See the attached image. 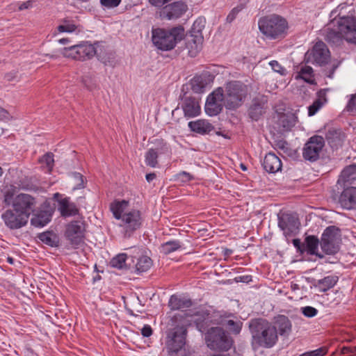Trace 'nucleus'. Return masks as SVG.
I'll return each instance as SVG.
<instances>
[{"label": "nucleus", "mask_w": 356, "mask_h": 356, "mask_svg": "<svg viewBox=\"0 0 356 356\" xmlns=\"http://www.w3.org/2000/svg\"><path fill=\"white\" fill-rule=\"evenodd\" d=\"M223 104V88L219 87L208 96L204 107L205 112L209 116H216L222 110Z\"/></svg>", "instance_id": "f8f14e48"}, {"label": "nucleus", "mask_w": 356, "mask_h": 356, "mask_svg": "<svg viewBox=\"0 0 356 356\" xmlns=\"http://www.w3.org/2000/svg\"><path fill=\"white\" fill-rule=\"evenodd\" d=\"M184 37V29L181 26L170 29L157 28L152 30V42L157 49L162 51L174 49Z\"/></svg>", "instance_id": "39448f33"}, {"label": "nucleus", "mask_w": 356, "mask_h": 356, "mask_svg": "<svg viewBox=\"0 0 356 356\" xmlns=\"http://www.w3.org/2000/svg\"><path fill=\"white\" fill-rule=\"evenodd\" d=\"M325 145L324 138L321 136H312L305 144L302 149L303 158L309 161L318 160Z\"/></svg>", "instance_id": "9b49d317"}, {"label": "nucleus", "mask_w": 356, "mask_h": 356, "mask_svg": "<svg viewBox=\"0 0 356 356\" xmlns=\"http://www.w3.org/2000/svg\"><path fill=\"white\" fill-rule=\"evenodd\" d=\"M258 26L260 32L269 40L284 38L289 28L286 19L277 14L261 17L258 21Z\"/></svg>", "instance_id": "20e7f679"}, {"label": "nucleus", "mask_w": 356, "mask_h": 356, "mask_svg": "<svg viewBox=\"0 0 356 356\" xmlns=\"http://www.w3.org/2000/svg\"><path fill=\"white\" fill-rule=\"evenodd\" d=\"M298 117L294 113H289L280 116L279 123L285 131L291 130L297 123Z\"/></svg>", "instance_id": "7c9ffc66"}, {"label": "nucleus", "mask_w": 356, "mask_h": 356, "mask_svg": "<svg viewBox=\"0 0 356 356\" xmlns=\"http://www.w3.org/2000/svg\"><path fill=\"white\" fill-rule=\"evenodd\" d=\"M182 245L183 244L178 240L168 241L161 245V252L168 254L179 250Z\"/></svg>", "instance_id": "f704fd0d"}, {"label": "nucleus", "mask_w": 356, "mask_h": 356, "mask_svg": "<svg viewBox=\"0 0 356 356\" xmlns=\"http://www.w3.org/2000/svg\"><path fill=\"white\" fill-rule=\"evenodd\" d=\"M339 203L345 209H356V187L345 188L339 198Z\"/></svg>", "instance_id": "aec40b11"}, {"label": "nucleus", "mask_w": 356, "mask_h": 356, "mask_svg": "<svg viewBox=\"0 0 356 356\" xmlns=\"http://www.w3.org/2000/svg\"><path fill=\"white\" fill-rule=\"evenodd\" d=\"M339 229L334 226L327 227L321 236L320 245L326 254H334L339 250Z\"/></svg>", "instance_id": "1a4fd4ad"}, {"label": "nucleus", "mask_w": 356, "mask_h": 356, "mask_svg": "<svg viewBox=\"0 0 356 356\" xmlns=\"http://www.w3.org/2000/svg\"><path fill=\"white\" fill-rule=\"evenodd\" d=\"M158 151L154 148L149 149L145 154V163L151 168L158 167Z\"/></svg>", "instance_id": "c9c22d12"}, {"label": "nucleus", "mask_w": 356, "mask_h": 356, "mask_svg": "<svg viewBox=\"0 0 356 356\" xmlns=\"http://www.w3.org/2000/svg\"><path fill=\"white\" fill-rule=\"evenodd\" d=\"M266 102L263 100L255 99L249 108V116L254 121H257L265 113Z\"/></svg>", "instance_id": "cd10ccee"}, {"label": "nucleus", "mask_w": 356, "mask_h": 356, "mask_svg": "<svg viewBox=\"0 0 356 356\" xmlns=\"http://www.w3.org/2000/svg\"><path fill=\"white\" fill-rule=\"evenodd\" d=\"M156 178V174L152 172V173H149V174H147L146 176H145V179L146 180L148 181V182H151L152 181H153L154 179Z\"/></svg>", "instance_id": "680f3d73"}, {"label": "nucleus", "mask_w": 356, "mask_h": 356, "mask_svg": "<svg viewBox=\"0 0 356 356\" xmlns=\"http://www.w3.org/2000/svg\"><path fill=\"white\" fill-rule=\"evenodd\" d=\"M47 56H49L51 58H57L59 56V55H56V54H52V55L47 54Z\"/></svg>", "instance_id": "69168bd1"}, {"label": "nucleus", "mask_w": 356, "mask_h": 356, "mask_svg": "<svg viewBox=\"0 0 356 356\" xmlns=\"http://www.w3.org/2000/svg\"><path fill=\"white\" fill-rule=\"evenodd\" d=\"M265 170L269 173H275L282 169V161L274 153L269 152L266 154L263 163Z\"/></svg>", "instance_id": "4be33fe9"}, {"label": "nucleus", "mask_w": 356, "mask_h": 356, "mask_svg": "<svg viewBox=\"0 0 356 356\" xmlns=\"http://www.w3.org/2000/svg\"><path fill=\"white\" fill-rule=\"evenodd\" d=\"M203 37L201 35H191L186 42V47L188 49V54L191 57H195L202 49Z\"/></svg>", "instance_id": "393cba45"}, {"label": "nucleus", "mask_w": 356, "mask_h": 356, "mask_svg": "<svg viewBox=\"0 0 356 356\" xmlns=\"http://www.w3.org/2000/svg\"><path fill=\"white\" fill-rule=\"evenodd\" d=\"M275 325L281 336L288 335L291 331V323L289 318L284 315H279L275 318Z\"/></svg>", "instance_id": "a878e982"}, {"label": "nucleus", "mask_w": 356, "mask_h": 356, "mask_svg": "<svg viewBox=\"0 0 356 356\" xmlns=\"http://www.w3.org/2000/svg\"><path fill=\"white\" fill-rule=\"evenodd\" d=\"M324 105L319 100H315L312 104L308 107V115H314Z\"/></svg>", "instance_id": "a18cd8bd"}, {"label": "nucleus", "mask_w": 356, "mask_h": 356, "mask_svg": "<svg viewBox=\"0 0 356 356\" xmlns=\"http://www.w3.org/2000/svg\"><path fill=\"white\" fill-rule=\"evenodd\" d=\"M58 42L60 44H67L70 42V40L67 38H64L59 39L58 40Z\"/></svg>", "instance_id": "0e129e2a"}, {"label": "nucleus", "mask_w": 356, "mask_h": 356, "mask_svg": "<svg viewBox=\"0 0 356 356\" xmlns=\"http://www.w3.org/2000/svg\"><path fill=\"white\" fill-rule=\"evenodd\" d=\"M156 147L154 149L158 151V155L170 152V146L163 140H156Z\"/></svg>", "instance_id": "37998d69"}, {"label": "nucleus", "mask_w": 356, "mask_h": 356, "mask_svg": "<svg viewBox=\"0 0 356 356\" xmlns=\"http://www.w3.org/2000/svg\"><path fill=\"white\" fill-rule=\"evenodd\" d=\"M35 204V201L32 196L21 193L15 197L13 202V208L21 213H25L29 218L30 214L33 211Z\"/></svg>", "instance_id": "f3484780"}, {"label": "nucleus", "mask_w": 356, "mask_h": 356, "mask_svg": "<svg viewBox=\"0 0 356 356\" xmlns=\"http://www.w3.org/2000/svg\"><path fill=\"white\" fill-rule=\"evenodd\" d=\"M152 259L147 256H142L138 259L136 270L138 273L147 271L152 266Z\"/></svg>", "instance_id": "e433bc0d"}, {"label": "nucleus", "mask_w": 356, "mask_h": 356, "mask_svg": "<svg viewBox=\"0 0 356 356\" xmlns=\"http://www.w3.org/2000/svg\"><path fill=\"white\" fill-rule=\"evenodd\" d=\"M299 224L298 220L292 215L278 218V226L286 236L296 234L298 230Z\"/></svg>", "instance_id": "6ab92c4d"}, {"label": "nucleus", "mask_w": 356, "mask_h": 356, "mask_svg": "<svg viewBox=\"0 0 356 356\" xmlns=\"http://www.w3.org/2000/svg\"><path fill=\"white\" fill-rule=\"evenodd\" d=\"M236 282H243V283H249L252 281V276L247 275H241L238 276L235 278Z\"/></svg>", "instance_id": "4d7b16f0"}, {"label": "nucleus", "mask_w": 356, "mask_h": 356, "mask_svg": "<svg viewBox=\"0 0 356 356\" xmlns=\"http://www.w3.org/2000/svg\"><path fill=\"white\" fill-rule=\"evenodd\" d=\"M327 353V348L321 347L314 350L307 351L299 356H323Z\"/></svg>", "instance_id": "de8ad7c7"}, {"label": "nucleus", "mask_w": 356, "mask_h": 356, "mask_svg": "<svg viewBox=\"0 0 356 356\" xmlns=\"http://www.w3.org/2000/svg\"><path fill=\"white\" fill-rule=\"evenodd\" d=\"M121 2V0H100L101 4L106 8L117 7Z\"/></svg>", "instance_id": "603ef678"}, {"label": "nucleus", "mask_w": 356, "mask_h": 356, "mask_svg": "<svg viewBox=\"0 0 356 356\" xmlns=\"http://www.w3.org/2000/svg\"><path fill=\"white\" fill-rule=\"evenodd\" d=\"M58 210L63 217H70L79 213V209L74 202L70 200L69 197H64L57 200Z\"/></svg>", "instance_id": "412c9836"}, {"label": "nucleus", "mask_w": 356, "mask_h": 356, "mask_svg": "<svg viewBox=\"0 0 356 356\" xmlns=\"http://www.w3.org/2000/svg\"><path fill=\"white\" fill-rule=\"evenodd\" d=\"M302 314L307 318H312L317 315L318 310L311 306H305L300 308Z\"/></svg>", "instance_id": "49530a36"}, {"label": "nucleus", "mask_w": 356, "mask_h": 356, "mask_svg": "<svg viewBox=\"0 0 356 356\" xmlns=\"http://www.w3.org/2000/svg\"><path fill=\"white\" fill-rule=\"evenodd\" d=\"M243 9V5H238L231 10L226 17V22L231 24L236 17L238 14Z\"/></svg>", "instance_id": "c03bdc74"}, {"label": "nucleus", "mask_w": 356, "mask_h": 356, "mask_svg": "<svg viewBox=\"0 0 356 356\" xmlns=\"http://www.w3.org/2000/svg\"><path fill=\"white\" fill-rule=\"evenodd\" d=\"M53 212L54 209L50 207L38 211L31 218V225L37 227H42L45 226L51 221Z\"/></svg>", "instance_id": "5701e85b"}, {"label": "nucleus", "mask_w": 356, "mask_h": 356, "mask_svg": "<svg viewBox=\"0 0 356 356\" xmlns=\"http://www.w3.org/2000/svg\"><path fill=\"white\" fill-rule=\"evenodd\" d=\"M168 305L172 310H178L189 308L192 305V302L190 299L172 295L169 300Z\"/></svg>", "instance_id": "c85d7f7f"}, {"label": "nucleus", "mask_w": 356, "mask_h": 356, "mask_svg": "<svg viewBox=\"0 0 356 356\" xmlns=\"http://www.w3.org/2000/svg\"><path fill=\"white\" fill-rule=\"evenodd\" d=\"M313 63L323 66L326 65L330 58V53L326 44L320 41L314 46L312 53Z\"/></svg>", "instance_id": "a211bd4d"}, {"label": "nucleus", "mask_w": 356, "mask_h": 356, "mask_svg": "<svg viewBox=\"0 0 356 356\" xmlns=\"http://www.w3.org/2000/svg\"><path fill=\"white\" fill-rule=\"evenodd\" d=\"M198 315H195L194 317H193V321L196 323L197 325V327L199 329L200 331L201 332H203L204 330H202V325H200V323L199 322L200 321V318H197Z\"/></svg>", "instance_id": "e2e57ef3"}, {"label": "nucleus", "mask_w": 356, "mask_h": 356, "mask_svg": "<svg viewBox=\"0 0 356 356\" xmlns=\"http://www.w3.org/2000/svg\"><path fill=\"white\" fill-rule=\"evenodd\" d=\"M207 346L213 350L227 351L233 344V340L225 330L219 327H211L205 335Z\"/></svg>", "instance_id": "0eeeda50"}, {"label": "nucleus", "mask_w": 356, "mask_h": 356, "mask_svg": "<svg viewBox=\"0 0 356 356\" xmlns=\"http://www.w3.org/2000/svg\"><path fill=\"white\" fill-rule=\"evenodd\" d=\"M39 161L42 164V166L45 167L47 171L50 172L54 164V154L51 152H48L43 155L42 157L39 159Z\"/></svg>", "instance_id": "58836bf2"}, {"label": "nucleus", "mask_w": 356, "mask_h": 356, "mask_svg": "<svg viewBox=\"0 0 356 356\" xmlns=\"http://www.w3.org/2000/svg\"><path fill=\"white\" fill-rule=\"evenodd\" d=\"M250 329L253 347L270 348L274 346L277 341V331L265 319L259 318L252 321Z\"/></svg>", "instance_id": "7ed1b4c3"}, {"label": "nucleus", "mask_w": 356, "mask_h": 356, "mask_svg": "<svg viewBox=\"0 0 356 356\" xmlns=\"http://www.w3.org/2000/svg\"><path fill=\"white\" fill-rule=\"evenodd\" d=\"M339 277L337 275L326 276L323 279L318 280L314 283V286L320 292H325L334 287L337 283Z\"/></svg>", "instance_id": "bb28decb"}, {"label": "nucleus", "mask_w": 356, "mask_h": 356, "mask_svg": "<svg viewBox=\"0 0 356 356\" xmlns=\"http://www.w3.org/2000/svg\"><path fill=\"white\" fill-rule=\"evenodd\" d=\"M193 179L194 177L186 171H181L175 175V180L181 183H187Z\"/></svg>", "instance_id": "79ce46f5"}, {"label": "nucleus", "mask_w": 356, "mask_h": 356, "mask_svg": "<svg viewBox=\"0 0 356 356\" xmlns=\"http://www.w3.org/2000/svg\"><path fill=\"white\" fill-rule=\"evenodd\" d=\"M141 334L145 337H149L152 334V329L150 325H145L141 329Z\"/></svg>", "instance_id": "6e6d98bb"}, {"label": "nucleus", "mask_w": 356, "mask_h": 356, "mask_svg": "<svg viewBox=\"0 0 356 356\" xmlns=\"http://www.w3.org/2000/svg\"><path fill=\"white\" fill-rule=\"evenodd\" d=\"M31 6V1H26V2H23V3H22L19 6V10H23L27 9V8H29Z\"/></svg>", "instance_id": "052dcab7"}, {"label": "nucleus", "mask_w": 356, "mask_h": 356, "mask_svg": "<svg viewBox=\"0 0 356 356\" xmlns=\"http://www.w3.org/2000/svg\"><path fill=\"white\" fill-rule=\"evenodd\" d=\"M227 325L229 327V330H232L235 334H238L240 332L241 326L239 323H236L233 320H228Z\"/></svg>", "instance_id": "3c124183"}, {"label": "nucleus", "mask_w": 356, "mask_h": 356, "mask_svg": "<svg viewBox=\"0 0 356 356\" xmlns=\"http://www.w3.org/2000/svg\"><path fill=\"white\" fill-rule=\"evenodd\" d=\"M241 168H242L243 170H247V168L243 164H241Z\"/></svg>", "instance_id": "774afa93"}, {"label": "nucleus", "mask_w": 356, "mask_h": 356, "mask_svg": "<svg viewBox=\"0 0 356 356\" xmlns=\"http://www.w3.org/2000/svg\"><path fill=\"white\" fill-rule=\"evenodd\" d=\"M187 330L184 326H177L170 330L167 336L166 348L169 353H177L186 344Z\"/></svg>", "instance_id": "9d476101"}, {"label": "nucleus", "mask_w": 356, "mask_h": 356, "mask_svg": "<svg viewBox=\"0 0 356 356\" xmlns=\"http://www.w3.org/2000/svg\"><path fill=\"white\" fill-rule=\"evenodd\" d=\"M223 89L224 105L227 109H236L241 106L248 93V86L238 81H232L225 85Z\"/></svg>", "instance_id": "423d86ee"}, {"label": "nucleus", "mask_w": 356, "mask_h": 356, "mask_svg": "<svg viewBox=\"0 0 356 356\" xmlns=\"http://www.w3.org/2000/svg\"><path fill=\"white\" fill-rule=\"evenodd\" d=\"M355 179L356 165H350L342 170L339 181H341L343 183L351 184Z\"/></svg>", "instance_id": "72a5a7b5"}, {"label": "nucleus", "mask_w": 356, "mask_h": 356, "mask_svg": "<svg viewBox=\"0 0 356 356\" xmlns=\"http://www.w3.org/2000/svg\"><path fill=\"white\" fill-rule=\"evenodd\" d=\"M83 223L74 220L67 225L65 235L72 245L77 246L83 242Z\"/></svg>", "instance_id": "2eb2a0df"}, {"label": "nucleus", "mask_w": 356, "mask_h": 356, "mask_svg": "<svg viewBox=\"0 0 356 356\" xmlns=\"http://www.w3.org/2000/svg\"><path fill=\"white\" fill-rule=\"evenodd\" d=\"M306 250L311 255H316L320 258L323 256L318 253V247L320 243L318 238L315 236H309L305 238Z\"/></svg>", "instance_id": "473e14b6"}, {"label": "nucleus", "mask_w": 356, "mask_h": 356, "mask_svg": "<svg viewBox=\"0 0 356 356\" xmlns=\"http://www.w3.org/2000/svg\"><path fill=\"white\" fill-rule=\"evenodd\" d=\"M188 126L192 131L202 135L208 134L213 129V126L206 120L191 121Z\"/></svg>", "instance_id": "b1692460"}, {"label": "nucleus", "mask_w": 356, "mask_h": 356, "mask_svg": "<svg viewBox=\"0 0 356 356\" xmlns=\"http://www.w3.org/2000/svg\"><path fill=\"white\" fill-rule=\"evenodd\" d=\"M8 261L10 264H13V258H10V257H8Z\"/></svg>", "instance_id": "338daca9"}, {"label": "nucleus", "mask_w": 356, "mask_h": 356, "mask_svg": "<svg viewBox=\"0 0 356 356\" xmlns=\"http://www.w3.org/2000/svg\"><path fill=\"white\" fill-rule=\"evenodd\" d=\"M63 23L64 24L59 25L57 27L59 33H72L77 29V26L67 18L63 19Z\"/></svg>", "instance_id": "ea45409f"}, {"label": "nucleus", "mask_w": 356, "mask_h": 356, "mask_svg": "<svg viewBox=\"0 0 356 356\" xmlns=\"http://www.w3.org/2000/svg\"><path fill=\"white\" fill-rule=\"evenodd\" d=\"M126 259V254H118L111 260L110 264L112 267L118 269H125L127 268Z\"/></svg>", "instance_id": "4c0bfd02"}, {"label": "nucleus", "mask_w": 356, "mask_h": 356, "mask_svg": "<svg viewBox=\"0 0 356 356\" xmlns=\"http://www.w3.org/2000/svg\"><path fill=\"white\" fill-rule=\"evenodd\" d=\"M110 209L113 217L120 220V226L126 235L130 236L142 226L143 218L141 212L138 209L129 208L128 201H115L111 204Z\"/></svg>", "instance_id": "f03ea898"}, {"label": "nucleus", "mask_w": 356, "mask_h": 356, "mask_svg": "<svg viewBox=\"0 0 356 356\" xmlns=\"http://www.w3.org/2000/svg\"><path fill=\"white\" fill-rule=\"evenodd\" d=\"M72 176L77 181L76 185L74 187V190L84 188L83 178L79 172H73Z\"/></svg>", "instance_id": "8fccbe9b"}, {"label": "nucleus", "mask_w": 356, "mask_h": 356, "mask_svg": "<svg viewBox=\"0 0 356 356\" xmlns=\"http://www.w3.org/2000/svg\"><path fill=\"white\" fill-rule=\"evenodd\" d=\"M293 244L294 245L295 248H296V249L302 252L304 251V249H302V248L304 247V245L302 244L299 238H295L293 240Z\"/></svg>", "instance_id": "bf43d9fd"}, {"label": "nucleus", "mask_w": 356, "mask_h": 356, "mask_svg": "<svg viewBox=\"0 0 356 356\" xmlns=\"http://www.w3.org/2000/svg\"><path fill=\"white\" fill-rule=\"evenodd\" d=\"M205 19L203 17H199L194 22L192 31L195 33V35H201V32L205 26Z\"/></svg>", "instance_id": "a19ab883"}, {"label": "nucleus", "mask_w": 356, "mask_h": 356, "mask_svg": "<svg viewBox=\"0 0 356 356\" xmlns=\"http://www.w3.org/2000/svg\"><path fill=\"white\" fill-rule=\"evenodd\" d=\"M270 65L272 67V69L281 74H283L284 69L280 65V63L277 60H272L270 62Z\"/></svg>", "instance_id": "5fc2aeb1"}, {"label": "nucleus", "mask_w": 356, "mask_h": 356, "mask_svg": "<svg viewBox=\"0 0 356 356\" xmlns=\"http://www.w3.org/2000/svg\"><path fill=\"white\" fill-rule=\"evenodd\" d=\"M296 79H302L305 82L314 84L315 83L314 70L312 67L304 65L300 67V70L295 76Z\"/></svg>", "instance_id": "c756f323"}, {"label": "nucleus", "mask_w": 356, "mask_h": 356, "mask_svg": "<svg viewBox=\"0 0 356 356\" xmlns=\"http://www.w3.org/2000/svg\"><path fill=\"white\" fill-rule=\"evenodd\" d=\"M329 90V88H323L318 90L316 92L317 98L316 100H319L323 105H325L327 102V93Z\"/></svg>", "instance_id": "09e8293b"}, {"label": "nucleus", "mask_w": 356, "mask_h": 356, "mask_svg": "<svg viewBox=\"0 0 356 356\" xmlns=\"http://www.w3.org/2000/svg\"><path fill=\"white\" fill-rule=\"evenodd\" d=\"M346 110L348 111H356V94L351 95V97L346 106Z\"/></svg>", "instance_id": "864d4df0"}, {"label": "nucleus", "mask_w": 356, "mask_h": 356, "mask_svg": "<svg viewBox=\"0 0 356 356\" xmlns=\"http://www.w3.org/2000/svg\"><path fill=\"white\" fill-rule=\"evenodd\" d=\"M1 218L6 225L12 229L21 228L27 223L29 220L25 213H21L14 208L13 210L6 211L1 215Z\"/></svg>", "instance_id": "ddd939ff"}, {"label": "nucleus", "mask_w": 356, "mask_h": 356, "mask_svg": "<svg viewBox=\"0 0 356 356\" xmlns=\"http://www.w3.org/2000/svg\"><path fill=\"white\" fill-rule=\"evenodd\" d=\"M187 5L182 1H176L164 6L160 11L162 19H176L186 11Z\"/></svg>", "instance_id": "dca6fc26"}, {"label": "nucleus", "mask_w": 356, "mask_h": 356, "mask_svg": "<svg viewBox=\"0 0 356 356\" xmlns=\"http://www.w3.org/2000/svg\"><path fill=\"white\" fill-rule=\"evenodd\" d=\"M346 6L339 5L330 13V21L321 31L324 40L329 44L339 46L343 40L356 43V19L353 14L346 15L343 9Z\"/></svg>", "instance_id": "f257e3e1"}, {"label": "nucleus", "mask_w": 356, "mask_h": 356, "mask_svg": "<svg viewBox=\"0 0 356 356\" xmlns=\"http://www.w3.org/2000/svg\"><path fill=\"white\" fill-rule=\"evenodd\" d=\"M38 237L43 243L50 247H58L59 245L58 236L53 232H42Z\"/></svg>", "instance_id": "2f4dec72"}, {"label": "nucleus", "mask_w": 356, "mask_h": 356, "mask_svg": "<svg viewBox=\"0 0 356 356\" xmlns=\"http://www.w3.org/2000/svg\"><path fill=\"white\" fill-rule=\"evenodd\" d=\"M186 118H193L197 117L201 113V106L199 100L192 96H184L181 99L179 103Z\"/></svg>", "instance_id": "4468645a"}, {"label": "nucleus", "mask_w": 356, "mask_h": 356, "mask_svg": "<svg viewBox=\"0 0 356 356\" xmlns=\"http://www.w3.org/2000/svg\"><path fill=\"white\" fill-rule=\"evenodd\" d=\"M58 53L65 58L83 61L92 58L96 54V49L89 42H81L78 44L63 48Z\"/></svg>", "instance_id": "6e6552de"}, {"label": "nucleus", "mask_w": 356, "mask_h": 356, "mask_svg": "<svg viewBox=\"0 0 356 356\" xmlns=\"http://www.w3.org/2000/svg\"><path fill=\"white\" fill-rule=\"evenodd\" d=\"M10 118V115L9 113L4 108L0 107V120H8Z\"/></svg>", "instance_id": "13d9d810"}]
</instances>
